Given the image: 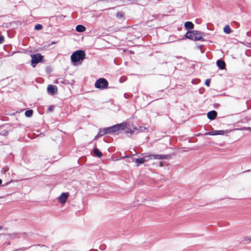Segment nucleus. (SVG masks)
Here are the masks:
<instances>
[{"instance_id":"1","label":"nucleus","mask_w":251,"mask_h":251,"mask_svg":"<svg viewBox=\"0 0 251 251\" xmlns=\"http://www.w3.org/2000/svg\"><path fill=\"white\" fill-rule=\"evenodd\" d=\"M139 130H143L142 127L138 129L132 124L127 123H122L100 129L98 135L99 136H103L107 134H118L121 132L129 133L131 135L137 132Z\"/></svg>"},{"instance_id":"2","label":"nucleus","mask_w":251,"mask_h":251,"mask_svg":"<svg viewBox=\"0 0 251 251\" xmlns=\"http://www.w3.org/2000/svg\"><path fill=\"white\" fill-rule=\"evenodd\" d=\"M85 59V53L82 50H77L75 51L71 56V61L74 65L77 63L83 61Z\"/></svg>"},{"instance_id":"3","label":"nucleus","mask_w":251,"mask_h":251,"mask_svg":"<svg viewBox=\"0 0 251 251\" xmlns=\"http://www.w3.org/2000/svg\"><path fill=\"white\" fill-rule=\"evenodd\" d=\"M185 37L194 41H199L202 38L201 33L197 30L188 31L185 34Z\"/></svg>"},{"instance_id":"4","label":"nucleus","mask_w":251,"mask_h":251,"mask_svg":"<svg viewBox=\"0 0 251 251\" xmlns=\"http://www.w3.org/2000/svg\"><path fill=\"white\" fill-rule=\"evenodd\" d=\"M143 157L145 159V162H147L152 159H168L170 158V156L161 154H147L145 155Z\"/></svg>"},{"instance_id":"5","label":"nucleus","mask_w":251,"mask_h":251,"mask_svg":"<svg viewBox=\"0 0 251 251\" xmlns=\"http://www.w3.org/2000/svg\"><path fill=\"white\" fill-rule=\"evenodd\" d=\"M30 57L31 58V64L33 67H35L37 64L42 62L43 58V56L40 53L31 54Z\"/></svg>"},{"instance_id":"6","label":"nucleus","mask_w":251,"mask_h":251,"mask_svg":"<svg viewBox=\"0 0 251 251\" xmlns=\"http://www.w3.org/2000/svg\"><path fill=\"white\" fill-rule=\"evenodd\" d=\"M108 84V81L105 79L100 78L96 81L95 86L96 88L98 89H104L107 88Z\"/></svg>"},{"instance_id":"7","label":"nucleus","mask_w":251,"mask_h":251,"mask_svg":"<svg viewBox=\"0 0 251 251\" xmlns=\"http://www.w3.org/2000/svg\"><path fill=\"white\" fill-rule=\"evenodd\" d=\"M69 196V193H63L58 198L59 201L62 204H64Z\"/></svg>"},{"instance_id":"8","label":"nucleus","mask_w":251,"mask_h":251,"mask_svg":"<svg viewBox=\"0 0 251 251\" xmlns=\"http://www.w3.org/2000/svg\"><path fill=\"white\" fill-rule=\"evenodd\" d=\"M48 92L51 95H54L57 92V88L55 85H49L47 87Z\"/></svg>"},{"instance_id":"9","label":"nucleus","mask_w":251,"mask_h":251,"mask_svg":"<svg viewBox=\"0 0 251 251\" xmlns=\"http://www.w3.org/2000/svg\"><path fill=\"white\" fill-rule=\"evenodd\" d=\"M226 133L224 130H214L211 132L205 133V135H224Z\"/></svg>"},{"instance_id":"10","label":"nucleus","mask_w":251,"mask_h":251,"mask_svg":"<svg viewBox=\"0 0 251 251\" xmlns=\"http://www.w3.org/2000/svg\"><path fill=\"white\" fill-rule=\"evenodd\" d=\"M217 115L216 111L214 110L211 111L207 114L208 118L211 120H214Z\"/></svg>"},{"instance_id":"11","label":"nucleus","mask_w":251,"mask_h":251,"mask_svg":"<svg viewBox=\"0 0 251 251\" xmlns=\"http://www.w3.org/2000/svg\"><path fill=\"white\" fill-rule=\"evenodd\" d=\"M93 152L95 156L99 158H100L102 155V152L96 147L94 148Z\"/></svg>"},{"instance_id":"12","label":"nucleus","mask_w":251,"mask_h":251,"mask_svg":"<svg viewBox=\"0 0 251 251\" xmlns=\"http://www.w3.org/2000/svg\"><path fill=\"white\" fill-rule=\"evenodd\" d=\"M217 65L221 69H224L226 66L225 63L221 60H218L217 61Z\"/></svg>"},{"instance_id":"13","label":"nucleus","mask_w":251,"mask_h":251,"mask_svg":"<svg viewBox=\"0 0 251 251\" xmlns=\"http://www.w3.org/2000/svg\"><path fill=\"white\" fill-rule=\"evenodd\" d=\"M75 30L78 32H83L85 31L86 28L82 25H77L75 27Z\"/></svg>"},{"instance_id":"14","label":"nucleus","mask_w":251,"mask_h":251,"mask_svg":"<svg viewBox=\"0 0 251 251\" xmlns=\"http://www.w3.org/2000/svg\"><path fill=\"white\" fill-rule=\"evenodd\" d=\"M184 26L186 29H192L194 28V24L191 22H186L185 23Z\"/></svg>"},{"instance_id":"15","label":"nucleus","mask_w":251,"mask_h":251,"mask_svg":"<svg viewBox=\"0 0 251 251\" xmlns=\"http://www.w3.org/2000/svg\"><path fill=\"white\" fill-rule=\"evenodd\" d=\"M135 162L138 163L137 166H138L140 164L145 162V159L144 157L138 158L136 159Z\"/></svg>"},{"instance_id":"16","label":"nucleus","mask_w":251,"mask_h":251,"mask_svg":"<svg viewBox=\"0 0 251 251\" xmlns=\"http://www.w3.org/2000/svg\"><path fill=\"white\" fill-rule=\"evenodd\" d=\"M224 31L226 34H229L231 31L229 25H226L224 28Z\"/></svg>"},{"instance_id":"17","label":"nucleus","mask_w":251,"mask_h":251,"mask_svg":"<svg viewBox=\"0 0 251 251\" xmlns=\"http://www.w3.org/2000/svg\"><path fill=\"white\" fill-rule=\"evenodd\" d=\"M33 114V111L32 110H28L25 111V115L27 117H30Z\"/></svg>"},{"instance_id":"18","label":"nucleus","mask_w":251,"mask_h":251,"mask_svg":"<svg viewBox=\"0 0 251 251\" xmlns=\"http://www.w3.org/2000/svg\"><path fill=\"white\" fill-rule=\"evenodd\" d=\"M42 28H43V26L40 24L36 25L34 27L35 29H36V30H40V29H42Z\"/></svg>"},{"instance_id":"19","label":"nucleus","mask_w":251,"mask_h":251,"mask_svg":"<svg viewBox=\"0 0 251 251\" xmlns=\"http://www.w3.org/2000/svg\"><path fill=\"white\" fill-rule=\"evenodd\" d=\"M9 168L7 166L3 168L1 170V173L3 174H5L6 172L8 171Z\"/></svg>"},{"instance_id":"20","label":"nucleus","mask_w":251,"mask_h":251,"mask_svg":"<svg viewBox=\"0 0 251 251\" xmlns=\"http://www.w3.org/2000/svg\"><path fill=\"white\" fill-rule=\"evenodd\" d=\"M124 16V14L122 12H118L117 14V17L119 18H122Z\"/></svg>"},{"instance_id":"21","label":"nucleus","mask_w":251,"mask_h":251,"mask_svg":"<svg viewBox=\"0 0 251 251\" xmlns=\"http://www.w3.org/2000/svg\"><path fill=\"white\" fill-rule=\"evenodd\" d=\"M210 79H207L205 81V84L207 86H209L210 85Z\"/></svg>"},{"instance_id":"22","label":"nucleus","mask_w":251,"mask_h":251,"mask_svg":"<svg viewBox=\"0 0 251 251\" xmlns=\"http://www.w3.org/2000/svg\"><path fill=\"white\" fill-rule=\"evenodd\" d=\"M53 109H54V106L51 105V106H49V107L48 109V112H51L53 110Z\"/></svg>"},{"instance_id":"23","label":"nucleus","mask_w":251,"mask_h":251,"mask_svg":"<svg viewBox=\"0 0 251 251\" xmlns=\"http://www.w3.org/2000/svg\"><path fill=\"white\" fill-rule=\"evenodd\" d=\"M4 38L3 36H0V44H2L4 41Z\"/></svg>"},{"instance_id":"24","label":"nucleus","mask_w":251,"mask_h":251,"mask_svg":"<svg viewBox=\"0 0 251 251\" xmlns=\"http://www.w3.org/2000/svg\"><path fill=\"white\" fill-rule=\"evenodd\" d=\"M159 165H160V166H163V163H162V162H160L159 163Z\"/></svg>"},{"instance_id":"25","label":"nucleus","mask_w":251,"mask_h":251,"mask_svg":"<svg viewBox=\"0 0 251 251\" xmlns=\"http://www.w3.org/2000/svg\"><path fill=\"white\" fill-rule=\"evenodd\" d=\"M247 241H249L250 242H251V237L248 239Z\"/></svg>"},{"instance_id":"26","label":"nucleus","mask_w":251,"mask_h":251,"mask_svg":"<svg viewBox=\"0 0 251 251\" xmlns=\"http://www.w3.org/2000/svg\"><path fill=\"white\" fill-rule=\"evenodd\" d=\"M2 228V226H0V230Z\"/></svg>"},{"instance_id":"27","label":"nucleus","mask_w":251,"mask_h":251,"mask_svg":"<svg viewBox=\"0 0 251 251\" xmlns=\"http://www.w3.org/2000/svg\"><path fill=\"white\" fill-rule=\"evenodd\" d=\"M51 44H55V42H52V43H51Z\"/></svg>"}]
</instances>
